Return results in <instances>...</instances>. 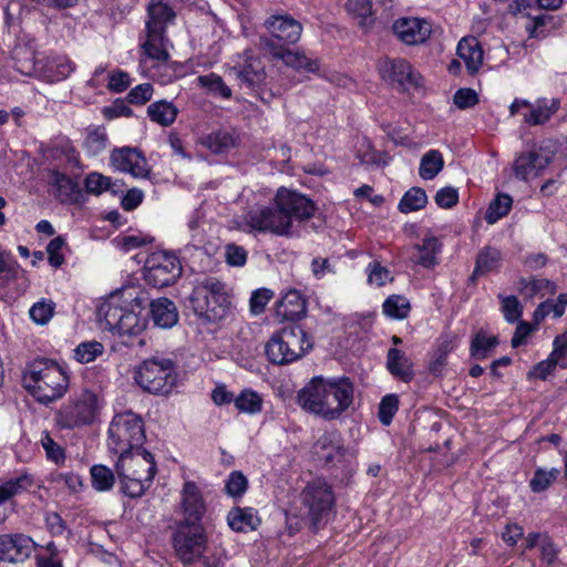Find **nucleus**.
I'll return each instance as SVG.
<instances>
[{"label":"nucleus","mask_w":567,"mask_h":567,"mask_svg":"<svg viewBox=\"0 0 567 567\" xmlns=\"http://www.w3.org/2000/svg\"><path fill=\"white\" fill-rule=\"evenodd\" d=\"M316 206L300 193L280 188L275 198V207H264L248 212L245 223L254 230L288 236L292 219L303 221L311 218Z\"/></svg>","instance_id":"1"},{"label":"nucleus","mask_w":567,"mask_h":567,"mask_svg":"<svg viewBox=\"0 0 567 567\" xmlns=\"http://www.w3.org/2000/svg\"><path fill=\"white\" fill-rule=\"evenodd\" d=\"M148 293L127 288L112 293L97 308V319L118 336H137L147 326Z\"/></svg>","instance_id":"2"},{"label":"nucleus","mask_w":567,"mask_h":567,"mask_svg":"<svg viewBox=\"0 0 567 567\" xmlns=\"http://www.w3.org/2000/svg\"><path fill=\"white\" fill-rule=\"evenodd\" d=\"M353 401V385L347 378L313 377L297 393L299 406L326 421L339 419Z\"/></svg>","instance_id":"3"},{"label":"nucleus","mask_w":567,"mask_h":567,"mask_svg":"<svg viewBox=\"0 0 567 567\" xmlns=\"http://www.w3.org/2000/svg\"><path fill=\"white\" fill-rule=\"evenodd\" d=\"M23 382L29 393L43 404L62 398L69 388V377L64 370L50 360L33 362L24 374Z\"/></svg>","instance_id":"4"},{"label":"nucleus","mask_w":567,"mask_h":567,"mask_svg":"<svg viewBox=\"0 0 567 567\" xmlns=\"http://www.w3.org/2000/svg\"><path fill=\"white\" fill-rule=\"evenodd\" d=\"M189 305L203 323L221 320L228 310L229 300L225 285L216 277L202 276L195 279Z\"/></svg>","instance_id":"5"},{"label":"nucleus","mask_w":567,"mask_h":567,"mask_svg":"<svg viewBox=\"0 0 567 567\" xmlns=\"http://www.w3.org/2000/svg\"><path fill=\"white\" fill-rule=\"evenodd\" d=\"M312 349V341L298 324L282 327L266 343L265 353L274 364H289L302 358Z\"/></svg>","instance_id":"6"},{"label":"nucleus","mask_w":567,"mask_h":567,"mask_svg":"<svg viewBox=\"0 0 567 567\" xmlns=\"http://www.w3.org/2000/svg\"><path fill=\"white\" fill-rule=\"evenodd\" d=\"M134 380L147 393L168 394L177 381L175 362L165 357L146 359L135 369Z\"/></svg>","instance_id":"7"},{"label":"nucleus","mask_w":567,"mask_h":567,"mask_svg":"<svg viewBox=\"0 0 567 567\" xmlns=\"http://www.w3.org/2000/svg\"><path fill=\"white\" fill-rule=\"evenodd\" d=\"M144 441V422L138 414L125 411L113 416L107 443L111 452L120 456L142 447Z\"/></svg>","instance_id":"8"},{"label":"nucleus","mask_w":567,"mask_h":567,"mask_svg":"<svg viewBox=\"0 0 567 567\" xmlns=\"http://www.w3.org/2000/svg\"><path fill=\"white\" fill-rule=\"evenodd\" d=\"M207 535L202 523L179 522L172 536L176 557L184 566H190L207 548Z\"/></svg>","instance_id":"9"},{"label":"nucleus","mask_w":567,"mask_h":567,"mask_svg":"<svg viewBox=\"0 0 567 567\" xmlns=\"http://www.w3.org/2000/svg\"><path fill=\"white\" fill-rule=\"evenodd\" d=\"M96 415L97 396L91 391H83L60 408L56 422L62 429L73 430L92 424Z\"/></svg>","instance_id":"10"},{"label":"nucleus","mask_w":567,"mask_h":567,"mask_svg":"<svg viewBox=\"0 0 567 567\" xmlns=\"http://www.w3.org/2000/svg\"><path fill=\"white\" fill-rule=\"evenodd\" d=\"M181 275L182 265L179 259L167 251L153 252L144 265V279L155 288L173 285Z\"/></svg>","instance_id":"11"},{"label":"nucleus","mask_w":567,"mask_h":567,"mask_svg":"<svg viewBox=\"0 0 567 567\" xmlns=\"http://www.w3.org/2000/svg\"><path fill=\"white\" fill-rule=\"evenodd\" d=\"M300 497L312 527L317 529L318 524L329 514L334 503L331 487L326 482L317 480L305 487Z\"/></svg>","instance_id":"12"},{"label":"nucleus","mask_w":567,"mask_h":567,"mask_svg":"<svg viewBox=\"0 0 567 567\" xmlns=\"http://www.w3.org/2000/svg\"><path fill=\"white\" fill-rule=\"evenodd\" d=\"M379 72L383 80L404 92L421 86L422 76L412 64L401 58H386L379 63Z\"/></svg>","instance_id":"13"},{"label":"nucleus","mask_w":567,"mask_h":567,"mask_svg":"<svg viewBox=\"0 0 567 567\" xmlns=\"http://www.w3.org/2000/svg\"><path fill=\"white\" fill-rule=\"evenodd\" d=\"M229 74L233 75L241 86L252 92H257L265 82L266 72L261 60L255 56L251 50H245L238 56V61L230 68Z\"/></svg>","instance_id":"14"},{"label":"nucleus","mask_w":567,"mask_h":567,"mask_svg":"<svg viewBox=\"0 0 567 567\" xmlns=\"http://www.w3.org/2000/svg\"><path fill=\"white\" fill-rule=\"evenodd\" d=\"M110 161L112 166L123 173H128L137 178H147L150 169L144 155L133 147H122L112 151Z\"/></svg>","instance_id":"15"},{"label":"nucleus","mask_w":567,"mask_h":567,"mask_svg":"<svg viewBox=\"0 0 567 567\" xmlns=\"http://www.w3.org/2000/svg\"><path fill=\"white\" fill-rule=\"evenodd\" d=\"M34 542L24 534L0 535V560L7 563H23L30 557Z\"/></svg>","instance_id":"16"},{"label":"nucleus","mask_w":567,"mask_h":567,"mask_svg":"<svg viewBox=\"0 0 567 567\" xmlns=\"http://www.w3.org/2000/svg\"><path fill=\"white\" fill-rule=\"evenodd\" d=\"M394 34L408 45L424 43L432 33L429 21L420 18H400L392 25Z\"/></svg>","instance_id":"17"},{"label":"nucleus","mask_w":567,"mask_h":567,"mask_svg":"<svg viewBox=\"0 0 567 567\" xmlns=\"http://www.w3.org/2000/svg\"><path fill=\"white\" fill-rule=\"evenodd\" d=\"M115 470L140 473L142 480H153L157 472L153 455L143 447L120 455Z\"/></svg>","instance_id":"18"},{"label":"nucleus","mask_w":567,"mask_h":567,"mask_svg":"<svg viewBox=\"0 0 567 567\" xmlns=\"http://www.w3.org/2000/svg\"><path fill=\"white\" fill-rule=\"evenodd\" d=\"M181 507L184 519L181 522L202 523L206 513V504L195 482L188 481L182 489Z\"/></svg>","instance_id":"19"},{"label":"nucleus","mask_w":567,"mask_h":567,"mask_svg":"<svg viewBox=\"0 0 567 567\" xmlns=\"http://www.w3.org/2000/svg\"><path fill=\"white\" fill-rule=\"evenodd\" d=\"M266 27L271 35L286 44L297 43L302 33L301 23L288 14L270 17Z\"/></svg>","instance_id":"20"},{"label":"nucleus","mask_w":567,"mask_h":567,"mask_svg":"<svg viewBox=\"0 0 567 567\" xmlns=\"http://www.w3.org/2000/svg\"><path fill=\"white\" fill-rule=\"evenodd\" d=\"M548 164L549 157L537 152L522 153L514 161L513 172L516 178L526 182L539 176Z\"/></svg>","instance_id":"21"},{"label":"nucleus","mask_w":567,"mask_h":567,"mask_svg":"<svg viewBox=\"0 0 567 567\" xmlns=\"http://www.w3.org/2000/svg\"><path fill=\"white\" fill-rule=\"evenodd\" d=\"M315 454L327 465H336L341 462L346 454L340 434L327 432L322 434L315 444Z\"/></svg>","instance_id":"22"},{"label":"nucleus","mask_w":567,"mask_h":567,"mask_svg":"<svg viewBox=\"0 0 567 567\" xmlns=\"http://www.w3.org/2000/svg\"><path fill=\"white\" fill-rule=\"evenodd\" d=\"M306 300L298 290H289L278 302L276 317L280 321L296 322L306 316Z\"/></svg>","instance_id":"23"},{"label":"nucleus","mask_w":567,"mask_h":567,"mask_svg":"<svg viewBox=\"0 0 567 567\" xmlns=\"http://www.w3.org/2000/svg\"><path fill=\"white\" fill-rule=\"evenodd\" d=\"M150 313L154 324L162 329H171L178 322V310L175 303L167 298L151 300L148 298Z\"/></svg>","instance_id":"24"},{"label":"nucleus","mask_w":567,"mask_h":567,"mask_svg":"<svg viewBox=\"0 0 567 567\" xmlns=\"http://www.w3.org/2000/svg\"><path fill=\"white\" fill-rule=\"evenodd\" d=\"M147 17L146 31L165 34L167 24L175 18V12L162 0H151L147 6Z\"/></svg>","instance_id":"25"},{"label":"nucleus","mask_w":567,"mask_h":567,"mask_svg":"<svg viewBox=\"0 0 567 567\" xmlns=\"http://www.w3.org/2000/svg\"><path fill=\"white\" fill-rule=\"evenodd\" d=\"M51 176V183L56 190L55 197L61 203L78 204L82 200L83 194L78 182L56 171H53Z\"/></svg>","instance_id":"26"},{"label":"nucleus","mask_w":567,"mask_h":567,"mask_svg":"<svg viewBox=\"0 0 567 567\" xmlns=\"http://www.w3.org/2000/svg\"><path fill=\"white\" fill-rule=\"evenodd\" d=\"M386 369L395 379L410 382L413 377V365L405 353L396 348H390L386 353Z\"/></svg>","instance_id":"27"},{"label":"nucleus","mask_w":567,"mask_h":567,"mask_svg":"<svg viewBox=\"0 0 567 567\" xmlns=\"http://www.w3.org/2000/svg\"><path fill=\"white\" fill-rule=\"evenodd\" d=\"M457 55L465 63L470 74L478 71L483 63V50L475 38H463L457 44Z\"/></svg>","instance_id":"28"},{"label":"nucleus","mask_w":567,"mask_h":567,"mask_svg":"<svg viewBox=\"0 0 567 567\" xmlns=\"http://www.w3.org/2000/svg\"><path fill=\"white\" fill-rule=\"evenodd\" d=\"M559 105L556 99H538L535 104L530 103V112L524 114V121L532 126L543 125L558 111Z\"/></svg>","instance_id":"29"},{"label":"nucleus","mask_w":567,"mask_h":567,"mask_svg":"<svg viewBox=\"0 0 567 567\" xmlns=\"http://www.w3.org/2000/svg\"><path fill=\"white\" fill-rule=\"evenodd\" d=\"M441 251V245L436 237L430 236L423 239L421 245L415 246V254L412 260L424 268H432L439 264L437 254Z\"/></svg>","instance_id":"30"},{"label":"nucleus","mask_w":567,"mask_h":567,"mask_svg":"<svg viewBox=\"0 0 567 567\" xmlns=\"http://www.w3.org/2000/svg\"><path fill=\"white\" fill-rule=\"evenodd\" d=\"M120 480L121 491L132 498L141 497L150 487L153 480H142L140 473L133 471L124 472L116 470Z\"/></svg>","instance_id":"31"},{"label":"nucleus","mask_w":567,"mask_h":567,"mask_svg":"<svg viewBox=\"0 0 567 567\" xmlns=\"http://www.w3.org/2000/svg\"><path fill=\"white\" fill-rule=\"evenodd\" d=\"M168 40L164 33L147 32V40L143 44L145 54L159 63H166L169 60V53L166 44Z\"/></svg>","instance_id":"32"},{"label":"nucleus","mask_w":567,"mask_h":567,"mask_svg":"<svg viewBox=\"0 0 567 567\" xmlns=\"http://www.w3.org/2000/svg\"><path fill=\"white\" fill-rule=\"evenodd\" d=\"M147 114L153 122L168 126L176 120L178 110L172 102L159 100L148 105Z\"/></svg>","instance_id":"33"},{"label":"nucleus","mask_w":567,"mask_h":567,"mask_svg":"<svg viewBox=\"0 0 567 567\" xmlns=\"http://www.w3.org/2000/svg\"><path fill=\"white\" fill-rule=\"evenodd\" d=\"M498 344L496 336H487L485 331L480 330L471 341L470 352L475 360H485Z\"/></svg>","instance_id":"34"},{"label":"nucleus","mask_w":567,"mask_h":567,"mask_svg":"<svg viewBox=\"0 0 567 567\" xmlns=\"http://www.w3.org/2000/svg\"><path fill=\"white\" fill-rule=\"evenodd\" d=\"M282 62L298 72L316 73L320 69L318 59L310 58L300 51L288 50Z\"/></svg>","instance_id":"35"},{"label":"nucleus","mask_w":567,"mask_h":567,"mask_svg":"<svg viewBox=\"0 0 567 567\" xmlns=\"http://www.w3.org/2000/svg\"><path fill=\"white\" fill-rule=\"evenodd\" d=\"M227 522L233 530L243 533L255 529L258 518L250 509L234 508L228 513Z\"/></svg>","instance_id":"36"},{"label":"nucleus","mask_w":567,"mask_h":567,"mask_svg":"<svg viewBox=\"0 0 567 567\" xmlns=\"http://www.w3.org/2000/svg\"><path fill=\"white\" fill-rule=\"evenodd\" d=\"M444 167V159L440 151L426 152L420 162L419 175L423 179H433Z\"/></svg>","instance_id":"37"},{"label":"nucleus","mask_w":567,"mask_h":567,"mask_svg":"<svg viewBox=\"0 0 567 567\" xmlns=\"http://www.w3.org/2000/svg\"><path fill=\"white\" fill-rule=\"evenodd\" d=\"M556 290V285L544 278H530V279H520L519 280V292L526 299H533L534 297L542 295L544 296V291L549 293H554Z\"/></svg>","instance_id":"38"},{"label":"nucleus","mask_w":567,"mask_h":567,"mask_svg":"<svg viewBox=\"0 0 567 567\" xmlns=\"http://www.w3.org/2000/svg\"><path fill=\"white\" fill-rule=\"evenodd\" d=\"M109 137L106 130L102 126L87 128L83 147L90 156H96L106 150Z\"/></svg>","instance_id":"39"},{"label":"nucleus","mask_w":567,"mask_h":567,"mask_svg":"<svg viewBox=\"0 0 567 567\" xmlns=\"http://www.w3.org/2000/svg\"><path fill=\"white\" fill-rule=\"evenodd\" d=\"M426 204L425 190L421 187H412L402 196L398 208L401 213L409 214L424 208Z\"/></svg>","instance_id":"40"},{"label":"nucleus","mask_w":567,"mask_h":567,"mask_svg":"<svg viewBox=\"0 0 567 567\" xmlns=\"http://www.w3.org/2000/svg\"><path fill=\"white\" fill-rule=\"evenodd\" d=\"M512 205L513 199L508 194H497L485 213L486 223L493 225L505 217L509 213Z\"/></svg>","instance_id":"41"},{"label":"nucleus","mask_w":567,"mask_h":567,"mask_svg":"<svg viewBox=\"0 0 567 567\" xmlns=\"http://www.w3.org/2000/svg\"><path fill=\"white\" fill-rule=\"evenodd\" d=\"M382 308L386 317L396 320L405 319L411 310L409 300L400 295L389 296L383 302Z\"/></svg>","instance_id":"42"},{"label":"nucleus","mask_w":567,"mask_h":567,"mask_svg":"<svg viewBox=\"0 0 567 567\" xmlns=\"http://www.w3.org/2000/svg\"><path fill=\"white\" fill-rule=\"evenodd\" d=\"M237 136L229 131H217L205 138V145L213 153H224L236 145Z\"/></svg>","instance_id":"43"},{"label":"nucleus","mask_w":567,"mask_h":567,"mask_svg":"<svg viewBox=\"0 0 567 567\" xmlns=\"http://www.w3.org/2000/svg\"><path fill=\"white\" fill-rule=\"evenodd\" d=\"M501 251L493 247H485L480 251L475 262L474 276L485 275L498 266Z\"/></svg>","instance_id":"44"},{"label":"nucleus","mask_w":567,"mask_h":567,"mask_svg":"<svg viewBox=\"0 0 567 567\" xmlns=\"http://www.w3.org/2000/svg\"><path fill=\"white\" fill-rule=\"evenodd\" d=\"M91 481L94 489L99 492L110 491L115 483L112 470L105 465L96 464L91 467Z\"/></svg>","instance_id":"45"},{"label":"nucleus","mask_w":567,"mask_h":567,"mask_svg":"<svg viewBox=\"0 0 567 567\" xmlns=\"http://www.w3.org/2000/svg\"><path fill=\"white\" fill-rule=\"evenodd\" d=\"M237 410L244 413L255 414L262 409V399L252 390H244L235 400Z\"/></svg>","instance_id":"46"},{"label":"nucleus","mask_w":567,"mask_h":567,"mask_svg":"<svg viewBox=\"0 0 567 567\" xmlns=\"http://www.w3.org/2000/svg\"><path fill=\"white\" fill-rule=\"evenodd\" d=\"M116 183L111 177L104 176L97 172L90 173L84 179L85 190L93 195H101L105 190L115 192Z\"/></svg>","instance_id":"47"},{"label":"nucleus","mask_w":567,"mask_h":567,"mask_svg":"<svg viewBox=\"0 0 567 567\" xmlns=\"http://www.w3.org/2000/svg\"><path fill=\"white\" fill-rule=\"evenodd\" d=\"M547 360L554 367L567 368V332L557 336L553 342V351Z\"/></svg>","instance_id":"48"},{"label":"nucleus","mask_w":567,"mask_h":567,"mask_svg":"<svg viewBox=\"0 0 567 567\" xmlns=\"http://www.w3.org/2000/svg\"><path fill=\"white\" fill-rule=\"evenodd\" d=\"M104 347L97 341L82 342L74 349V358L81 363H89L103 353Z\"/></svg>","instance_id":"49"},{"label":"nucleus","mask_w":567,"mask_h":567,"mask_svg":"<svg viewBox=\"0 0 567 567\" xmlns=\"http://www.w3.org/2000/svg\"><path fill=\"white\" fill-rule=\"evenodd\" d=\"M55 303L52 300L42 299L35 302L29 310L30 318L38 324H47L52 318Z\"/></svg>","instance_id":"50"},{"label":"nucleus","mask_w":567,"mask_h":567,"mask_svg":"<svg viewBox=\"0 0 567 567\" xmlns=\"http://www.w3.org/2000/svg\"><path fill=\"white\" fill-rule=\"evenodd\" d=\"M197 81L200 86L208 89L212 93L219 94L225 99L231 96V90L224 83L223 79L215 73L200 75Z\"/></svg>","instance_id":"51"},{"label":"nucleus","mask_w":567,"mask_h":567,"mask_svg":"<svg viewBox=\"0 0 567 567\" xmlns=\"http://www.w3.org/2000/svg\"><path fill=\"white\" fill-rule=\"evenodd\" d=\"M399 410V398L396 394H386L379 404L378 416L383 425H390L393 416Z\"/></svg>","instance_id":"52"},{"label":"nucleus","mask_w":567,"mask_h":567,"mask_svg":"<svg viewBox=\"0 0 567 567\" xmlns=\"http://www.w3.org/2000/svg\"><path fill=\"white\" fill-rule=\"evenodd\" d=\"M559 475V471L557 468H551L550 471H545L538 468L533 478L529 482V486L533 492L539 493L547 489L553 482L557 480Z\"/></svg>","instance_id":"53"},{"label":"nucleus","mask_w":567,"mask_h":567,"mask_svg":"<svg viewBox=\"0 0 567 567\" xmlns=\"http://www.w3.org/2000/svg\"><path fill=\"white\" fill-rule=\"evenodd\" d=\"M502 299V312L504 315L505 320L508 323H515L519 321L523 307L515 296L499 297Z\"/></svg>","instance_id":"54"},{"label":"nucleus","mask_w":567,"mask_h":567,"mask_svg":"<svg viewBox=\"0 0 567 567\" xmlns=\"http://www.w3.org/2000/svg\"><path fill=\"white\" fill-rule=\"evenodd\" d=\"M247 487L248 481L239 471L231 472L225 485L226 493L233 497H240L247 491Z\"/></svg>","instance_id":"55"},{"label":"nucleus","mask_w":567,"mask_h":567,"mask_svg":"<svg viewBox=\"0 0 567 567\" xmlns=\"http://www.w3.org/2000/svg\"><path fill=\"white\" fill-rule=\"evenodd\" d=\"M225 260L231 267H243L247 261V251L236 244L225 246Z\"/></svg>","instance_id":"56"},{"label":"nucleus","mask_w":567,"mask_h":567,"mask_svg":"<svg viewBox=\"0 0 567 567\" xmlns=\"http://www.w3.org/2000/svg\"><path fill=\"white\" fill-rule=\"evenodd\" d=\"M347 9L350 13L357 16L362 21L361 25H364L367 20L372 14V3L371 0H348Z\"/></svg>","instance_id":"57"},{"label":"nucleus","mask_w":567,"mask_h":567,"mask_svg":"<svg viewBox=\"0 0 567 567\" xmlns=\"http://www.w3.org/2000/svg\"><path fill=\"white\" fill-rule=\"evenodd\" d=\"M41 444L45 451L47 457L54 463H62L65 458L64 450L48 433L41 439Z\"/></svg>","instance_id":"58"},{"label":"nucleus","mask_w":567,"mask_h":567,"mask_svg":"<svg viewBox=\"0 0 567 567\" xmlns=\"http://www.w3.org/2000/svg\"><path fill=\"white\" fill-rule=\"evenodd\" d=\"M74 63L69 59L62 58L50 63L49 69L53 72L52 81H62L74 71Z\"/></svg>","instance_id":"59"},{"label":"nucleus","mask_w":567,"mask_h":567,"mask_svg":"<svg viewBox=\"0 0 567 567\" xmlns=\"http://www.w3.org/2000/svg\"><path fill=\"white\" fill-rule=\"evenodd\" d=\"M310 269L315 278L322 279L327 275L334 274V264L327 257H315L311 260Z\"/></svg>","instance_id":"60"},{"label":"nucleus","mask_w":567,"mask_h":567,"mask_svg":"<svg viewBox=\"0 0 567 567\" xmlns=\"http://www.w3.org/2000/svg\"><path fill=\"white\" fill-rule=\"evenodd\" d=\"M435 203L441 208H452L458 202V192L456 188L446 186L436 192Z\"/></svg>","instance_id":"61"},{"label":"nucleus","mask_w":567,"mask_h":567,"mask_svg":"<svg viewBox=\"0 0 567 567\" xmlns=\"http://www.w3.org/2000/svg\"><path fill=\"white\" fill-rule=\"evenodd\" d=\"M538 548L540 551V559L547 565H553L557 560L559 548L548 534L543 537Z\"/></svg>","instance_id":"62"},{"label":"nucleus","mask_w":567,"mask_h":567,"mask_svg":"<svg viewBox=\"0 0 567 567\" xmlns=\"http://www.w3.org/2000/svg\"><path fill=\"white\" fill-rule=\"evenodd\" d=\"M453 101L458 109L465 110L478 103V95L473 89H460L455 92Z\"/></svg>","instance_id":"63"},{"label":"nucleus","mask_w":567,"mask_h":567,"mask_svg":"<svg viewBox=\"0 0 567 567\" xmlns=\"http://www.w3.org/2000/svg\"><path fill=\"white\" fill-rule=\"evenodd\" d=\"M153 85L150 83L138 84L127 94V101L132 104H145L152 99Z\"/></svg>","instance_id":"64"}]
</instances>
